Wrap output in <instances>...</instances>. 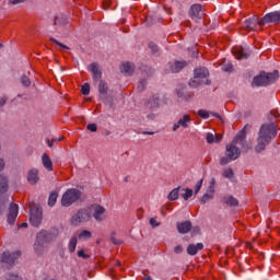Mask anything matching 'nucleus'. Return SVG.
Instances as JSON below:
<instances>
[{
    "label": "nucleus",
    "instance_id": "1",
    "mask_svg": "<svg viewBox=\"0 0 280 280\" xmlns=\"http://www.w3.org/2000/svg\"><path fill=\"white\" fill-rule=\"evenodd\" d=\"M277 137V126L275 122L265 124L260 127L258 135V144L256 145V152L266 150V145Z\"/></svg>",
    "mask_w": 280,
    "mask_h": 280
},
{
    "label": "nucleus",
    "instance_id": "2",
    "mask_svg": "<svg viewBox=\"0 0 280 280\" xmlns=\"http://www.w3.org/2000/svg\"><path fill=\"white\" fill-rule=\"evenodd\" d=\"M242 143H244V135L236 136L232 143L226 145L225 156L221 158L220 165H229L231 161H236V159H240L242 151L240 150L238 145H242Z\"/></svg>",
    "mask_w": 280,
    "mask_h": 280
},
{
    "label": "nucleus",
    "instance_id": "3",
    "mask_svg": "<svg viewBox=\"0 0 280 280\" xmlns=\"http://www.w3.org/2000/svg\"><path fill=\"white\" fill-rule=\"evenodd\" d=\"M279 80V71L275 70L272 73L262 72L255 77L252 86H268V84H275Z\"/></svg>",
    "mask_w": 280,
    "mask_h": 280
},
{
    "label": "nucleus",
    "instance_id": "4",
    "mask_svg": "<svg viewBox=\"0 0 280 280\" xmlns=\"http://www.w3.org/2000/svg\"><path fill=\"white\" fill-rule=\"evenodd\" d=\"M209 70L207 68H199L195 70V75L192 80L189 82V86L196 89V86H200V84H207L209 80Z\"/></svg>",
    "mask_w": 280,
    "mask_h": 280
},
{
    "label": "nucleus",
    "instance_id": "5",
    "mask_svg": "<svg viewBox=\"0 0 280 280\" xmlns=\"http://www.w3.org/2000/svg\"><path fill=\"white\" fill-rule=\"evenodd\" d=\"M82 196V192L75 188L68 189L61 198L62 207H71L73 202H78Z\"/></svg>",
    "mask_w": 280,
    "mask_h": 280
},
{
    "label": "nucleus",
    "instance_id": "6",
    "mask_svg": "<svg viewBox=\"0 0 280 280\" xmlns=\"http://www.w3.org/2000/svg\"><path fill=\"white\" fill-rule=\"evenodd\" d=\"M49 242V234L46 231H42L37 234L34 250L37 255H42Z\"/></svg>",
    "mask_w": 280,
    "mask_h": 280
},
{
    "label": "nucleus",
    "instance_id": "7",
    "mask_svg": "<svg viewBox=\"0 0 280 280\" xmlns=\"http://www.w3.org/2000/svg\"><path fill=\"white\" fill-rule=\"evenodd\" d=\"M89 220H91V209H81L71 218V224L78 226L82 222H89Z\"/></svg>",
    "mask_w": 280,
    "mask_h": 280
},
{
    "label": "nucleus",
    "instance_id": "8",
    "mask_svg": "<svg viewBox=\"0 0 280 280\" xmlns=\"http://www.w3.org/2000/svg\"><path fill=\"white\" fill-rule=\"evenodd\" d=\"M30 222L33 226H38L43 222V209L38 207L31 208Z\"/></svg>",
    "mask_w": 280,
    "mask_h": 280
},
{
    "label": "nucleus",
    "instance_id": "9",
    "mask_svg": "<svg viewBox=\"0 0 280 280\" xmlns=\"http://www.w3.org/2000/svg\"><path fill=\"white\" fill-rule=\"evenodd\" d=\"M268 23H280V11L267 13L259 22L258 25H268Z\"/></svg>",
    "mask_w": 280,
    "mask_h": 280
},
{
    "label": "nucleus",
    "instance_id": "10",
    "mask_svg": "<svg viewBox=\"0 0 280 280\" xmlns=\"http://www.w3.org/2000/svg\"><path fill=\"white\" fill-rule=\"evenodd\" d=\"M189 16L192 21H200L205 16V10H202L201 4H192L189 11Z\"/></svg>",
    "mask_w": 280,
    "mask_h": 280
},
{
    "label": "nucleus",
    "instance_id": "11",
    "mask_svg": "<svg viewBox=\"0 0 280 280\" xmlns=\"http://www.w3.org/2000/svg\"><path fill=\"white\" fill-rule=\"evenodd\" d=\"M19 257H21V252H15L13 254L4 252L2 254V262L12 266L13 264L16 262V259H19Z\"/></svg>",
    "mask_w": 280,
    "mask_h": 280
},
{
    "label": "nucleus",
    "instance_id": "12",
    "mask_svg": "<svg viewBox=\"0 0 280 280\" xmlns=\"http://www.w3.org/2000/svg\"><path fill=\"white\" fill-rule=\"evenodd\" d=\"M19 217V205L11 203L8 213V222L9 224H14L16 222V218Z\"/></svg>",
    "mask_w": 280,
    "mask_h": 280
},
{
    "label": "nucleus",
    "instance_id": "13",
    "mask_svg": "<svg viewBox=\"0 0 280 280\" xmlns=\"http://www.w3.org/2000/svg\"><path fill=\"white\" fill-rule=\"evenodd\" d=\"M91 211H93V218L97 222H102V220H104V213H106V209H104V207H102V206H92L90 208V212Z\"/></svg>",
    "mask_w": 280,
    "mask_h": 280
},
{
    "label": "nucleus",
    "instance_id": "14",
    "mask_svg": "<svg viewBox=\"0 0 280 280\" xmlns=\"http://www.w3.org/2000/svg\"><path fill=\"white\" fill-rule=\"evenodd\" d=\"M189 124H191V117L189 115H184L183 118H180L177 124L174 125L173 131L176 132L178 128H189Z\"/></svg>",
    "mask_w": 280,
    "mask_h": 280
},
{
    "label": "nucleus",
    "instance_id": "15",
    "mask_svg": "<svg viewBox=\"0 0 280 280\" xmlns=\"http://www.w3.org/2000/svg\"><path fill=\"white\" fill-rule=\"evenodd\" d=\"M232 54H233L234 58H236V60H244V59L248 58V56H249V52L240 46L234 47L232 49Z\"/></svg>",
    "mask_w": 280,
    "mask_h": 280
},
{
    "label": "nucleus",
    "instance_id": "16",
    "mask_svg": "<svg viewBox=\"0 0 280 280\" xmlns=\"http://www.w3.org/2000/svg\"><path fill=\"white\" fill-rule=\"evenodd\" d=\"M215 185V179H211V182H210V192H207V194H205L203 196H202V198H201V200H200V202H201V205H205L206 202H209V200H212V198H213V186Z\"/></svg>",
    "mask_w": 280,
    "mask_h": 280
},
{
    "label": "nucleus",
    "instance_id": "17",
    "mask_svg": "<svg viewBox=\"0 0 280 280\" xmlns=\"http://www.w3.org/2000/svg\"><path fill=\"white\" fill-rule=\"evenodd\" d=\"M42 163L45 170H47L48 172L54 171V163L51 162V159H49V155H47L46 153H44L42 156Z\"/></svg>",
    "mask_w": 280,
    "mask_h": 280
},
{
    "label": "nucleus",
    "instance_id": "18",
    "mask_svg": "<svg viewBox=\"0 0 280 280\" xmlns=\"http://www.w3.org/2000/svg\"><path fill=\"white\" fill-rule=\"evenodd\" d=\"M178 233L185 234L191 231V223L189 221L177 223Z\"/></svg>",
    "mask_w": 280,
    "mask_h": 280
},
{
    "label": "nucleus",
    "instance_id": "19",
    "mask_svg": "<svg viewBox=\"0 0 280 280\" xmlns=\"http://www.w3.org/2000/svg\"><path fill=\"white\" fill-rule=\"evenodd\" d=\"M90 71L93 73L94 80H102V71L100 70V66H97V63H91Z\"/></svg>",
    "mask_w": 280,
    "mask_h": 280
},
{
    "label": "nucleus",
    "instance_id": "20",
    "mask_svg": "<svg viewBox=\"0 0 280 280\" xmlns=\"http://www.w3.org/2000/svg\"><path fill=\"white\" fill-rule=\"evenodd\" d=\"M205 248V245L202 243H198L197 245L190 244L187 247L188 255H198V250H202Z\"/></svg>",
    "mask_w": 280,
    "mask_h": 280
},
{
    "label": "nucleus",
    "instance_id": "21",
    "mask_svg": "<svg viewBox=\"0 0 280 280\" xmlns=\"http://www.w3.org/2000/svg\"><path fill=\"white\" fill-rule=\"evenodd\" d=\"M186 66L187 62L185 61H175L173 65H171V71L172 73H178L179 71H183Z\"/></svg>",
    "mask_w": 280,
    "mask_h": 280
},
{
    "label": "nucleus",
    "instance_id": "22",
    "mask_svg": "<svg viewBox=\"0 0 280 280\" xmlns=\"http://www.w3.org/2000/svg\"><path fill=\"white\" fill-rule=\"evenodd\" d=\"M27 180L31 185H36V183H38V171L31 170L27 175Z\"/></svg>",
    "mask_w": 280,
    "mask_h": 280
},
{
    "label": "nucleus",
    "instance_id": "23",
    "mask_svg": "<svg viewBox=\"0 0 280 280\" xmlns=\"http://www.w3.org/2000/svg\"><path fill=\"white\" fill-rule=\"evenodd\" d=\"M206 141L207 143H220V141H222V136L221 135L213 136V133L208 132L206 136Z\"/></svg>",
    "mask_w": 280,
    "mask_h": 280
},
{
    "label": "nucleus",
    "instance_id": "24",
    "mask_svg": "<svg viewBox=\"0 0 280 280\" xmlns=\"http://www.w3.org/2000/svg\"><path fill=\"white\" fill-rule=\"evenodd\" d=\"M257 25H259V21H257V19H255V18L245 21V27L249 32L255 30V27H257Z\"/></svg>",
    "mask_w": 280,
    "mask_h": 280
},
{
    "label": "nucleus",
    "instance_id": "25",
    "mask_svg": "<svg viewBox=\"0 0 280 280\" xmlns=\"http://www.w3.org/2000/svg\"><path fill=\"white\" fill-rule=\"evenodd\" d=\"M75 248H78V236H72L68 243L69 253H75Z\"/></svg>",
    "mask_w": 280,
    "mask_h": 280
},
{
    "label": "nucleus",
    "instance_id": "26",
    "mask_svg": "<svg viewBox=\"0 0 280 280\" xmlns=\"http://www.w3.org/2000/svg\"><path fill=\"white\" fill-rule=\"evenodd\" d=\"M121 73H126L127 75H131L132 74V71H135V66H132V63L130 62H126L122 65V68H121Z\"/></svg>",
    "mask_w": 280,
    "mask_h": 280
},
{
    "label": "nucleus",
    "instance_id": "27",
    "mask_svg": "<svg viewBox=\"0 0 280 280\" xmlns=\"http://www.w3.org/2000/svg\"><path fill=\"white\" fill-rule=\"evenodd\" d=\"M8 191V179L0 175V194H5Z\"/></svg>",
    "mask_w": 280,
    "mask_h": 280
},
{
    "label": "nucleus",
    "instance_id": "28",
    "mask_svg": "<svg viewBox=\"0 0 280 280\" xmlns=\"http://www.w3.org/2000/svg\"><path fill=\"white\" fill-rule=\"evenodd\" d=\"M197 114L201 117V119H209L211 115H213L214 117H220V115L210 113L206 109H199Z\"/></svg>",
    "mask_w": 280,
    "mask_h": 280
},
{
    "label": "nucleus",
    "instance_id": "29",
    "mask_svg": "<svg viewBox=\"0 0 280 280\" xmlns=\"http://www.w3.org/2000/svg\"><path fill=\"white\" fill-rule=\"evenodd\" d=\"M91 237H93V235L89 230H83L78 234V240H91Z\"/></svg>",
    "mask_w": 280,
    "mask_h": 280
},
{
    "label": "nucleus",
    "instance_id": "30",
    "mask_svg": "<svg viewBox=\"0 0 280 280\" xmlns=\"http://www.w3.org/2000/svg\"><path fill=\"white\" fill-rule=\"evenodd\" d=\"M57 200H58V192H56V191L51 192L48 198V206L54 207V205H56Z\"/></svg>",
    "mask_w": 280,
    "mask_h": 280
},
{
    "label": "nucleus",
    "instance_id": "31",
    "mask_svg": "<svg viewBox=\"0 0 280 280\" xmlns=\"http://www.w3.org/2000/svg\"><path fill=\"white\" fill-rule=\"evenodd\" d=\"M225 205H229L230 207H237L238 202L237 199L233 198V197H225L223 199Z\"/></svg>",
    "mask_w": 280,
    "mask_h": 280
},
{
    "label": "nucleus",
    "instance_id": "32",
    "mask_svg": "<svg viewBox=\"0 0 280 280\" xmlns=\"http://www.w3.org/2000/svg\"><path fill=\"white\" fill-rule=\"evenodd\" d=\"M98 91H100L101 95H106V93L108 91V85H106V83L104 81H101L98 84Z\"/></svg>",
    "mask_w": 280,
    "mask_h": 280
},
{
    "label": "nucleus",
    "instance_id": "33",
    "mask_svg": "<svg viewBox=\"0 0 280 280\" xmlns=\"http://www.w3.org/2000/svg\"><path fill=\"white\" fill-rule=\"evenodd\" d=\"M180 188H175V189H173L170 194H168V196H167V198H168V200H178V190H179Z\"/></svg>",
    "mask_w": 280,
    "mask_h": 280
},
{
    "label": "nucleus",
    "instance_id": "34",
    "mask_svg": "<svg viewBox=\"0 0 280 280\" xmlns=\"http://www.w3.org/2000/svg\"><path fill=\"white\" fill-rule=\"evenodd\" d=\"M55 25H67V19L63 16H57L55 19Z\"/></svg>",
    "mask_w": 280,
    "mask_h": 280
},
{
    "label": "nucleus",
    "instance_id": "35",
    "mask_svg": "<svg viewBox=\"0 0 280 280\" xmlns=\"http://www.w3.org/2000/svg\"><path fill=\"white\" fill-rule=\"evenodd\" d=\"M82 94L83 95H89V93H91V85H89V83H85L82 88H81Z\"/></svg>",
    "mask_w": 280,
    "mask_h": 280
},
{
    "label": "nucleus",
    "instance_id": "36",
    "mask_svg": "<svg viewBox=\"0 0 280 280\" xmlns=\"http://www.w3.org/2000/svg\"><path fill=\"white\" fill-rule=\"evenodd\" d=\"M191 196H194V190L190 188H186V192L184 195H182V198L187 200L188 198H191Z\"/></svg>",
    "mask_w": 280,
    "mask_h": 280
},
{
    "label": "nucleus",
    "instance_id": "37",
    "mask_svg": "<svg viewBox=\"0 0 280 280\" xmlns=\"http://www.w3.org/2000/svg\"><path fill=\"white\" fill-rule=\"evenodd\" d=\"M62 137H59L58 139L47 140L48 148H52L55 143H59V141H62Z\"/></svg>",
    "mask_w": 280,
    "mask_h": 280
},
{
    "label": "nucleus",
    "instance_id": "38",
    "mask_svg": "<svg viewBox=\"0 0 280 280\" xmlns=\"http://www.w3.org/2000/svg\"><path fill=\"white\" fill-rule=\"evenodd\" d=\"M50 40H51L52 43H55V45H58V47H60V49H69V48L67 47V45H65V44L58 42V40L55 39V38H50Z\"/></svg>",
    "mask_w": 280,
    "mask_h": 280
},
{
    "label": "nucleus",
    "instance_id": "39",
    "mask_svg": "<svg viewBox=\"0 0 280 280\" xmlns=\"http://www.w3.org/2000/svg\"><path fill=\"white\" fill-rule=\"evenodd\" d=\"M5 280H23L19 275L9 273L5 278Z\"/></svg>",
    "mask_w": 280,
    "mask_h": 280
},
{
    "label": "nucleus",
    "instance_id": "40",
    "mask_svg": "<svg viewBox=\"0 0 280 280\" xmlns=\"http://www.w3.org/2000/svg\"><path fill=\"white\" fill-rule=\"evenodd\" d=\"M21 83L23 84V86H30V84H32V81H30V78L27 77H22Z\"/></svg>",
    "mask_w": 280,
    "mask_h": 280
},
{
    "label": "nucleus",
    "instance_id": "41",
    "mask_svg": "<svg viewBox=\"0 0 280 280\" xmlns=\"http://www.w3.org/2000/svg\"><path fill=\"white\" fill-rule=\"evenodd\" d=\"M223 176H224L225 178H233V170H231V168L225 170V171L223 172Z\"/></svg>",
    "mask_w": 280,
    "mask_h": 280
},
{
    "label": "nucleus",
    "instance_id": "42",
    "mask_svg": "<svg viewBox=\"0 0 280 280\" xmlns=\"http://www.w3.org/2000/svg\"><path fill=\"white\" fill-rule=\"evenodd\" d=\"M78 257H81L82 259H89V255L84 252V249H81L78 252Z\"/></svg>",
    "mask_w": 280,
    "mask_h": 280
},
{
    "label": "nucleus",
    "instance_id": "43",
    "mask_svg": "<svg viewBox=\"0 0 280 280\" xmlns=\"http://www.w3.org/2000/svg\"><path fill=\"white\" fill-rule=\"evenodd\" d=\"M88 130H90V132H97V125L89 124L88 125Z\"/></svg>",
    "mask_w": 280,
    "mask_h": 280
},
{
    "label": "nucleus",
    "instance_id": "44",
    "mask_svg": "<svg viewBox=\"0 0 280 280\" xmlns=\"http://www.w3.org/2000/svg\"><path fill=\"white\" fill-rule=\"evenodd\" d=\"M201 188H202V179L197 182V184L195 186V194H198V191H200Z\"/></svg>",
    "mask_w": 280,
    "mask_h": 280
},
{
    "label": "nucleus",
    "instance_id": "45",
    "mask_svg": "<svg viewBox=\"0 0 280 280\" xmlns=\"http://www.w3.org/2000/svg\"><path fill=\"white\" fill-rule=\"evenodd\" d=\"M150 224L151 226L155 228V226H161V223L159 221H156V219L151 218L150 219Z\"/></svg>",
    "mask_w": 280,
    "mask_h": 280
},
{
    "label": "nucleus",
    "instance_id": "46",
    "mask_svg": "<svg viewBox=\"0 0 280 280\" xmlns=\"http://www.w3.org/2000/svg\"><path fill=\"white\" fill-rule=\"evenodd\" d=\"M174 253H176V255H180V253H183V246L182 245H177L174 247Z\"/></svg>",
    "mask_w": 280,
    "mask_h": 280
},
{
    "label": "nucleus",
    "instance_id": "47",
    "mask_svg": "<svg viewBox=\"0 0 280 280\" xmlns=\"http://www.w3.org/2000/svg\"><path fill=\"white\" fill-rule=\"evenodd\" d=\"M223 71H226V72L233 71V65L229 63V65L224 66Z\"/></svg>",
    "mask_w": 280,
    "mask_h": 280
},
{
    "label": "nucleus",
    "instance_id": "48",
    "mask_svg": "<svg viewBox=\"0 0 280 280\" xmlns=\"http://www.w3.org/2000/svg\"><path fill=\"white\" fill-rule=\"evenodd\" d=\"M23 1L25 0H10V3H12V5H16L19 3H23Z\"/></svg>",
    "mask_w": 280,
    "mask_h": 280
},
{
    "label": "nucleus",
    "instance_id": "49",
    "mask_svg": "<svg viewBox=\"0 0 280 280\" xmlns=\"http://www.w3.org/2000/svg\"><path fill=\"white\" fill-rule=\"evenodd\" d=\"M3 167H5V162L2 159H0V172L1 170H3Z\"/></svg>",
    "mask_w": 280,
    "mask_h": 280
},
{
    "label": "nucleus",
    "instance_id": "50",
    "mask_svg": "<svg viewBox=\"0 0 280 280\" xmlns=\"http://www.w3.org/2000/svg\"><path fill=\"white\" fill-rule=\"evenodd\" d=\"M143 84H145V81L140 82V85H139L140 91H143Z\"/></svg>",
    "mask_w": 280,
    "mask_h": 280
},
{
    "label": "nucleus",
    "instance_id": "51",
    "mask_svg": "<svg viewBox=\"0 0 280 280\" xmlns=\"http://www.w3.org/2000/svg\"><path fill=\"white\" fill-rule=\"evenodd\" d=\"M5 102H7V98H5V97L1 98V101H0V106H3V104H5Z\"/></svg>",
    "mask_w": 280,
    "mask_h": 280
},
{
    "label": "nucleus",
    "instance_id": "52",
    "mask_svg": "<svg viewBox=\"0 0 280 280\" xmlns=\"http://www.w3.org/2000/svg\"><path fill=\"white\" fill-rule=\"evenodd\" d=\"M143 280H152V277H150V276H144V277H143Z\"/></svg>",
    "mask_w": 280,
    "mask_h": 280
},
{
    "label": "nucleus",
    "instance_id": "53",
    "mask_svg": "<svg viewBox=\"0 0 280 280\" xmlns=\"http://www.w3.org/2000/svg\"><path fill=\"white\" fill-rule=\"evenodd\" d=\"M21 226L27 228V223H22Z\"/></svg>",
    "mask_w": 280,
    "mask_h": 280
},
{
    "label": "nucleus",
    "instance_id": "54",
    "mask_svg": "<svg viewBox=\"0 0 280 280\" xmlns=\"http://www.w3.org/2000/svg\"><path fill=\"white\" fill-rule=\"evenodd\" d=\"M116 266H121V262L119 260L116 261Z\"/></svg>",
    "mask_w": 280,
    "mask_h": 280
},
{
    "label": "nucleus",
    "instance_id": "55",
    "mask_svg": "<svg viewBox=\"0 0 280 280\" xmlns=\"http://www.w3.org/2000/svg\"><path fill=\"white\" fill-rule=\"evenodd\" d=\"M104 10H108V5L104 4Z\"/></svg>",
    "mask_w": 280,
    "mask_h": 280
},
{
    "label": "nucleus",
    "instance_id": "56",
    "mask_svg": "<svg viewBox=\"0 0 280 280\" xmlns=\"http://www.w3.org/2000/svg\"><path fill=\"white\" fill-rule=\"evenodd\" d=\"M144 135H154V132H144Z\"/></svg>",
    "mask_w": 280,
    "mask_h": 280
},
{
    "label": "nucleus",
    "instance_id": "57",
    "mask_svg": "<svg viewBox=\"0 0 280 280\" xmlns=\"http://www.w3.org/2000/svg\"><path fill=\"white\" fill-rule=\"evenodd\" d=\"M1 47H3V45H2V44H0V49H1Z\"/></svg>",
    "mask_w": 280,
    "mask_h": 280
},
{
    "label": "nucleus",
    "instance_id": "58",
    "mask_svg": "<svg viewBox=\"0 0 280 280\" xmlns=\"http://www.w3.org/2000/svg\"><path fill=\"white\" fill-rule=\"evenodd\" d=\"M154 51H156V47H155Z\"/></svg>",
    "mask_w": 280,
    "mask_h": 280
}]
</instances>
